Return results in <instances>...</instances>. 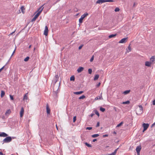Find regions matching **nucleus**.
<instances>
[{
  "label": "nucleus",
  "instance_id": "412c9836",
  "mask_svg": "<svg viewBox=\"0 0 155 155\" xmlns=\"http://www.w3.org/2000/svg\"><path fill=\"white\" fill-rule=\"evenodd\" d=\"M99 77V75L98 74H96V75L94 77V80L96 81L97 80Z\"/></svg>",
  "mask_w": 155,
  "mask_h": 155
},
{
  "label": "nucleus",
  "instance_id": "f3484780",
  "mask_svg": "<svg viewBox=\"0 0 155 155\" xmlns=\"http://www.w3.org/2000/svg\"><path fill=\"white\" fill-rule=\"evenodd\" d=\"M28 93H26L24 95V98H23V100H27L28 98Z\"/></svg>",
  "mask_w": 155,
  "mask_h": 155
},
{
  "label": "nucleus",
  "instance_id": "f03ea898",
  "mask_svg": "<svg viewBox=\"0 0 155 155\" xmlns=\"http://www.w3.org/2000/svg\"><path fill=\"white\" fill-rule=\"evenodd\" d=\"M139 108L137 109L136 110V114L138 115H140L143 112V107L141 105L139 106Z\"/></svg>",
  "mask_w": 155,
  "mask_h": 155
},
{
  "label": "nucleus",
  "instance_id": "a878e982",
  "mask_svg": "<svg viewBox=\"0 0 155 155\" xmlns=\"http://www.w3.org/2000/svg\"><path fill=\"white\" fill-rule=\"evenodd\" d=\"M123 124V122H121L120 123L118 124L116 126V127H119L122 125Z\"/></svg>",
  "mask_w": 155,
  "mask_h": 155
},
{
  "label": "nucleus",
  "instance_id": "37998d69",
  "mask_svg": "<svg viewBox=\"0 0 155 155\" xmlns=\"http://www.w3.org/2000/svg\"><path fill=\"white\" fill-rule=\"evenodd\" d=\"M100 123L99 122H97L96 125V127H98L99 126Z\"/></svg>",
  "mask_w": 155,
  "mask_h": 155
},
{
  "label": "nucleus",
  "instance_id": "f8f14e48",
  "mask_svg": "<svg viewBox=\"0 0 155 155\" xmlns=\"http://www.w3.org/2000/svg\"><path fill=\"white\" fill-rule=\"evenodd\" d=\"M84 69V68L83 67H80L77 69V71L78 73H79L82 71Z\"/></svg>",
  "mask_w": 155,
  "mask_h": 155
},
{
  "label": "nucleus",
  "instance_id": "4d7b16f0",
  "mask_svg": "<svg viewBox=\"0 0 155 155\" xmlns=\"http://www.w3.org/2000/svg\"><path fill=\"white\" fill-rule=\"evenodd\" d=\"M107 136H108V135H106V134L103 135V137H107Z\"/></svg>",
  "mask_w": 155,
  "mask_h": 155
},
{
  "label": "nucleus",
  "instance_id": "39448f33",
  "mask_svg": "<svg viewBox=\"0 0 155 155\" xmlns=\"http://www.w3.org/2000/svg\"><path fill=\"white\" fill-rule=\"evenodd\" d=\"M142 126L143 127V132H144L149 127V125L148 124L143 123V124Z\"/></svg>",
  "mask_w": 155,
  "mask_h": 155
},
{
  "label": "nucleus",
  "instance_id": "49530a36",
  "mask_svg": "<svg viewBox=\"0 0 155 155\" xmlns=\"http://www.w3.org/2000/svg\"><path fill=\"white\" fill-rule=\"evenodd\" d=\"M153 105H155V99L153 101Z\"/></svg>",
  "mask_w": 155,
  "mask_h": 155
},
{
  "label": "nucleus",
  "instance_id": "393cba45",
  "mask_svg": "<svg viewBox=\"0 0 155 155\" xmlns=\"http://www.w3.org/2000/svg\"><path fill=\"white\" fill-rule=\"evenodd\" d=\"M130 102L129 101H126L123 102L122 103V104H128L130 103Z\"/></svg>",
  "mask_w": 155,
  "mask_h": 155
},
{
  "label": "nucleus",
  "instance_id": "b1692460",
  "mask_svg": "<svg viewBox=\"0 0 155 155\" xmlns=\"http://www.w3.org/2000/svg\"><path fill=\"white\" fill-rule=\"evenodd\" d=\"M75 79V78L74 76H72L70 77V80L71 81H74Z\"/></svg>",
  "mask_w": 155,
  "mask_h": 155
},
{
  "label": "nucleus",
  "instance_id": "c85d7f7f",
  "mask_svg": "<svg viewBox=\"0 0 155 155\" xmlns=\"http://www.w3.org/2000/svg\"><path fill=\"white\" fill-rule=\"evenodd\" d=\"M100 110L102 112H104L105 110V109L102 107L100 108Z\"/></svg>",
  "mask_w": 155,
  "mask_h": 155
},
{
  "label": "nucleus",
  "instance_id": "c756f323",
  "mask_svg": "<svg viewBox=\"0 0 155 155\" xmlns=\"http://www.w3.org/2000/svg\"><path fill=\"white\" fill-rule=\"evenodd\" d=\"M119 149V148H117V149H116V150H115L112 153L114 155H116V152H117V150Z\"/></svg>",
  "mask_w": 155,
  "mask_h": 155
},
{
  "label": "nucleus",
  "instance_id": "6e6d98bb",
  "mask_svg": "<svg viewBox=\"0 0 155 155\" xmlns=\"http://www.w3.org/2000/svg\"><path fill=\"white\" fill-rule=\"evenodd\" d=\"M0 155H3V153L2 152H0Z\"/></svg>",
  "mask_w": 155,
  "mask_h": 155
},
{
  "label": "nucleus",
  "instance_id": "e2e57ef3",
  "mask_svg": "<svg viewBox=\"0 0 155 155\" xmlns=\"http://www.w3.org/2000/svg\"><path fill=\"white\" fill-rule=\"evenodd\" d=\"M14 32H12V33L10 34H11V35H12V34H13Z\"/></svg>",
  "mask_w": 155,
  "mask_h": 155
},
{
  "label": "nucleus",
  "instance_id": "5701e85b",
  "mask_svg": "<svg viewBox=\"0 0 155 155\" xmlns=\"http://www.w3.org/2000/svg\"><path fill=\"white\" fill-rule=\"evenodd\" d=\"M116 35V34H112L109 36L108 37L110 38H111L115 36Z\"/></svg>",
  "mask_w": 155,
  "mask_h": 155
},
{
  "label": "nucleus",
  "instance_id": "bb28decb",
  "mask_svg": "<svg viewBox=\"0 0 155 155\" xmlns=\"http://www.w3.org/2000/svg\"><path fill=\"white\" fill-rule=\"evenodd\" d=\"M85 144L88 147H91V144H88L87 143L85 142Z\"/></svg>",
  "mask_w": 155,
  "mask_h": 155
},
{
  "label": "nucleus",
  "instance_id": "5fc2aeb1",
  "mask_svg": "<svg viewBox=\"0 0 155 155\" xmlns=\"http://www.w3.org/2000/svg\"><path fill=\"white\" fill-rule=\"evenodd\" d=\"M136 5V3L134 2L133 5V7H135Z\"/></svg>",
  "mask_w": 155,
  "mask_h": 155
},
{
  "label": "nucleus",
  "instance_id": "7c9ffc66",
  "mask_svg": "<svg viewBox=\"0 0 155 155\" xmlns=\"http://www.w3.org/2000/svg\"><path fill=\"white\" fill-rule=\"evenodd\" d=\"M29 59V57H27L24 59V61H28Z\"/></svg>",
  "mask_w": 155,
  "mask_h": 155
},
{
  "label": "nucleus",
  "instance_id": "9d476101",
  "mask_svg": "<svg viewBox=\"0 0 155 155\" xmlns=\"http://www.w3.org/2000/svg\"><path fill=\"white\" fill-rule=\"evenodd\" d=\"M150 61L152 64H153V62L155 61V56H153L150 58Z\"/></svg>",
  "mask_w": 155,
  "mask_h": 155
},
{
  "label": "nucleus",
  "instance_id": "864d4df0",
  "mask_svg": "<svg viewBox=\"0 0 155 155\" xmlns=\"http://www.w3.org/2000/svg\"><path fill=\"white\" fill-rule=\"evenodd\" d=\"M4 67H5V66H4L2 68L0 69V70L1 71H2V70L4 68Z\"/></svg>",
  "mask_w": 155,
  "mask_h": 155
},
{
  "label": "nucleus",
  "instance_id": "dca6fc26",
  "mask_svg": "<svg viewBox=\"0 0 155 155\" xmlns=\"http://www.w3.org/2000/svg\"><path fill=\"white\" fill-rule=\"evenodd\" d=\"M83 93V91H77V92H74V94H82Z\"/></svg>",
  "mask_w": 155,
  "mask_h": 155
},
{
  "label": "nucleus",
  "instance_id": "1a4fd4ad",
  "mask_svg": "<svg viewBox=\"0 0 155 155\" xmlns=\"http://www.w3.org/2000/svg\"><path fill=\"white\" fill-rule=\"evenodd\" d=\"M104 2H105V0H98L97 1L96 3L101 4Z\"/></svg>",
  "mask_w": 155,
  "mask_h": 155
},
{
  "label": "nucleus",
  "instance_id": "338daca9",
  "mask_svg": "<svg viewBox=\"0 0 155 155\" xmlns=\"http://www.w3.org/2000/svg\"><path fill=\"white\" fill-rule=\"evenodd\" d=\"M98 99V98L97 97H96L95 99Z\"/></svg>",
  "mask_w": 155,
  "mask_h": 155
},
{
  "label": "nucleus",
  "instance_id": "58836bf2",
  "mask_svg": "<svg viewBox=\"0 0 155 155\" xmlns=\"http://www.w3.org/2000/svg\"><path fill=\"white\" fill-rule=\"evenodd\" d=\"M76 120V116H74L73 117V121L74 122Z\"/></svg>",
  "mask_w": 155,
  "mask_h": 155
},
{
  "label": "nucleus",
  "instance_id": "473e14b6",
  "mask_svg": "<svg viewBox=\"0 0 155 155\" xmlns=\"http://www.w3.org/2000/svg\"><path fill=\"white\" fill-rule=\"evenodd\" d=\"M21 9L22 12L24 13V11L23 10L25 9L24 7V6H21Z\"/></svg>",
  "mask_w": 155,
  "mask_h": 155
},
{
  "label": "nucleus",
  "instance_id": "a18cd8bd",
  "mask_svg": "<svg viewBox=\"0 0 155 155\" xmlns=\"http://www.w3.org/2000/svg\"><path fill=\"white\" fill-rule=\"evenodd\" d=\"M15 50L14 51H13L12 55H11V58L13 56V55L14 54V53H15Z\"/></svg>",
  "mask_w": 155,
  "mask_h": 155
},
{
  "label": "nucleus",
  "instance_id": "4c0bfd02",
  "mask_svg": "<svg viewBox=\"0 0 155 155\" xmlns=\"http://www.w3.org/2000/svg\"><path fill=\"white\" fill-rule=\"evenodd\" d=\"M94 59V56L93 55L90 59V61L91 62H92L93 61Z\"/></svg>",
  "mask_w": 155,
  "mask_h": 155
},
{
  "label": "nucleus",
  "instance_id": "4468645a",
  "mask_svg": "<svg viewBox=\"0 0 155 155\" xmlns=\"http://www.w3.org/2000/svg\"><path fill=\"white\" fill-rule=\"evenodd\" d=\"M46 111L48 114H49L50 113V110L49 107L48 105V104L46 105Z\"/></svg>",
  "mask_w": 155,
  "mask_h": 155
},
{
  "label": "nucleus",
  "instance_id": "4be33fe9",
  "mask_svg": "<svg viewBox=\"0 0 155 155\" xmlns=\"http://www.w3.org/2000/svg\"><path fill=\"white\" fill-rule=\"evenodd\" d=\"M99 136V135L98 134H94L92 135L91 136L93 138H95Z\"/></svg>",
  "mask_w": 155,
  "mask_h": 155
},
{
  "label": "nucleus",
  "instance_id": "603ef678",
  "mask_svg": "<svg viewBox=\"0 0 155 155\" xmlns=\"http://www.w3.org/2000/svg\"><path fill=\"white\" fill-rule=\"evenodd\" d=\"M155 125V122L152 124V126H151V127H153V126H154Z\"/></svg>",
  "mask_w": 155,
  "mask_h": 155
},
{
  "label": "nucleus",
  "instance_id": "0e129e2a",
  "mask_svg": "<svg viewBox=\"0 0 155 155\" xmlns=\"http://www.w3.org/2000/svg\"><path fill=\"white\" fill-rule=\"evenodd\" d=\"M114 134H116V133L115 132H114Z\"/></svg>",
  "mask_w": 155,
  "mask_h": 155
},
{
  "label": "nucleus",
  "instance_id": "0eeeda50",
  "mask_svg": "<svg viewBox=\"0 0 155 155\" xmlns=\"http://www.w3.org/2000/svg\"><path fill=\"white\" fill-rule=\"evenodd\" d=\"M48 28L47 26H46L45 27V29L44 30V34L46 36L47 35H48Z\"/></svg>",
  "mask_w": 155,
  "mask_h": 155
},
{
  "label": "nucleus",
  "instance_id": "8fccbe9b",
  "mask_svg": "<svg viewBox=\"0 0 155 155\" xmlns=\"http://www.w3.org/2000/svg\"><path fill=\"white\" fill-rule=\"evenodd\" d=\"M96 141H97V139H94L93 140V142H95Z\"/></svg>",
  "mask_w": 155,
  "mask_h": 155
},
{
  "label": "nucleus",
  "instance_id": "2f4dec72",
  "mask_svg": "<svg viewBox=\"0 0 155 155\" xmlns=\"http://www.w3.org/2000/svg\"><path fill=\"white\" fill-rule=\"evenodd\" d=\"M55 78H56V80L55 83L58 80V75H55Z\"/></svg>",
  "mask_w": 155,
  "mask_h": 155
},
{
  "label": "nucleus",
  "instance_id": "aec40b11",
  "mask_svg": "<svg viewBox=\"0 0 155 155\" xmlns=\"http://www.w3.org/2000/svg\"><path fill=\"white\" fill-rule=\"evenodd\" d=\"M11 113V110L9 109V110H7L5 113V115H7L8 114H10V113Z\"/></svg>",
  "mask_w": 155,
  "mask_h": 155
},
{
  "label": "nucleus",
  "instance_id": "72a5a7b5",
  "mask_svg": "<svg viewBox=\"0 0 155 155\" xmlns=\"http://www.w3.org/2000/svg\"><path fill=\"white\" fill-rule=\"evenodd\" d=\"M120 10V9L118 8V7H117L115 9V10H114V11L115 12H118Z\"/></svg>",
  "mask_w": 155,
  "mask_h": 155
},
{
  "label": "nucleus",
  "instance_id": "774afa93",
  "mask_svg": "<svg viewBox=\"0 0 155 155\" xmlns=\"http://www.w3.org/2000/svg\"><path fill=\"white\" fill-rule=\"evenodd\" d=\"M13 155V154H12V155Z\"/></svg>",
  "mask_w": 155,
  "mask_h": 155
},
{
  "label": "nucleus",
  "instance_id": "e433bc0d",
  "mask_svg": "<svg viewBox=\"0 0 155 155\" xmlns=\"http://www.w3.org/2000/svg\"><path fill=\"white\" fill-rule=\"evenodd\" d=\"M88 73L89 74H91L92 72V69L91 68H89L88 70Z\"/></svg>",
  "mask_w": 155,
  "mask_h": 155
},
{
  "label": "nucleus",
  "instance_id": "3c124183",
  "mask_svg": "<svg viewBox=\"0 0 155 155\" xmlns=\"http://www.w3.org/2000/svg\"><path fill=\"white\" fill-rule=\"evenodd\" d=\"M155 125V122L152 124V126H151V127H153V126H154Z\"/></svg>",
  "mask_w": 155,
  "mask_h": 155
},
{
  "label": "nucleus",
  "instance_id": "9b49d317",
  "mask_svg": "<svg viewBox=\"0 0 155 155\" xmlns=\"http://www.w3.org/2000/svg\"><path fill=\"white\" fill-rule=\"evenodd\" d=\"M152 63L150 61H146L145 63V65L147 67H150Z\"/></svg>",
  "mask_w": 155,
  "mask_h": 155
},
{
  "label": "nucleus",
  "instance_id": "13d9d810",
  "mask_svg": "<svg viewBox=\"0 0 155 155\" xmlns=\"http://www.w3.org/2000/svg\"><path fill=\"white\" fill-rule=\"evenodd\" d=\"M137 153V155H140V152H138V153Z\"/></svg>",
  "mask_w": 155,
  "mask_h": 155
},
{
  "label": "nucleus",
  "instance_id": "bf43d9fd",
  "mask_svg": "<svg viewBox=\"0 0 155 155\" xmlns=\"http://www.w3.org/2000/svg\"><path fill=\"white\" fill-rule=\"evenodd\" d=\"M57 91H58V89L55 92V93L56 94V95H57V93L58 92Z\"/></svg>",
  "mask_w": 155,
  "mask_h": 155
},
{
  "label": "nucleus",
  "instance_id": "a19ab883",
  "mask_svg": "<svg viewBox=\"0 0 155 155\" xmlns=\"http://www.w3.org/2000/svg\"><path fill=\"white\" fill-rule=\"evenodd\" d=\"M92 129V127H87L86 128V130H91Z\"/></svg>",
  "mask_w": 155,
  "mask_h": 155
},
{
  "label": "nucleus",
  "instance_id": "ddd939ff",
  "mask_svg": "<svg viewBox=\"0 0 155 155\" xmlns=\"http://www.w3.org/2000/svg\"><path fill=\"white\" fill-rule=\"evenodd\" d=\"M8 134L4 132L0 133V137H6L8 136Z\"/></svg>",
  "mask_w": 155,
  "mask_h": 155
},
{
  "label": "nucleus",
  "instance_id": "6e6552de",
  "mask_svg": "<svg viewBox=\"0 0 155 155\" xmlns=\"http://www.w3.org/2000/svg\"><path fill=\"white\" fill-rule=\"evenodd\" d=\"M127 39V38H124L121 39L120 41H119V43H125L126 42V40Z\"/></svg>",
  "mask_w": 155,
  "mask_h": 155
},
{
  "label": "nucleus",
  "instance_id": "680f3d73",
  "mask_svg": "<svg viewBox=\"0 0 155 155\" xmlns=\"http://www.w3.org/2000/svg\"><path fill=\"white\" fill-rule=\"evenodd\" d=\"M56 128H57V130H58V127L57 126V125H56Z\"/></svg>",
  "mask_w": 155,
  "mask_h": 155
},
{
  "label": "nucleus",
  "instance_id": "69168bd1",
  "mask_svg": "<svg viewBox=\"0 0 155 155\" xmlns=\"http://www.w3.org/2000/svg\"><path fill=\"white\" fill-rule=\"evenodd\" d=\"M10 59H9V61H8V62L7 63H7L9 62V61L10 60Z\"/></svg>",
  "mask_w": 155,
  "mask_h": 155
},
{
  "label": "nucleus",
  "instance_id": "7ed1b4c3",
  "mask_svg": "<svg viewBox=\"0 0 155 155\" xmlns=\"http://www.w3.org/2000/svg\"><path fill=\"white\" fill-rule=\"evenodd\" d=\"M12 140V138L11 137H6L5 138L3 141V143L2 144H3L4 143H9Z\"/></svg>",
  "mask_w": 155,
  "mask_h": 155
},
{
  "label": "nucleus",
  "instance_id": "2eb2a0df",
  "mask_svg": "<svg viewBox=\"0 0 155 155\" xmlns=\"http://www.w3.org/2000/svg\"><path fill=\"white\" fill-rule=\"evenodd\" d=\"M141 149V146H138L136 148V151L137 153H138V152H140V150Z\"/></svg>",
  "mask_w": 155,
  "mask_h": 155
},
{
  "label": "nucleus",
  "instance_id": "6ab92c4d",
  "mask_svg": "<svg viewBox=\"0 0 155 155\" xmlns=\"http://www.w3.org/2000/svg\"><path fill=\"white\" fill-rule=\"evenodd\" d=\"M130 90H128L125 91H124L123 92V93L124 94H127L129 93V92H130Z\"/></svg>",
  "mask_w": 155,
  "mask_h": 155
},
{
  "label": "nucleus",
  "instance_id": "f704fd0d",
  "mask_svg": "<svg viewBox=\"0 0 155 155\" xmlns=\"http://www.w3.org/2000/svg\"><path fill=\"white\" fill-rule=\"evenodd\" d=\"M95 114L97 115L98 116H99V114L97 110H96L95 111Z\"/></svg>",
  "mask_w": 155,
  "mask_h": 155
},
{
  "label": "nucleus",
  "instance_id": "cd10ccee",
  "mask_svg": "<svg viewBox=\"0 0 155 155\" xmlns=\"http://www.w3.org/2000/svg\"><path fill=\"white\" fill-rule=\"evenodd\" d=\"M85 97V96L84 95H82L79 97V99H83Z\"/></svg>",
  "mask_w": 155,
  "mask_h": 155
},
{
  "label": "nucleus",
  "instance_id": "ea45409f",
  "mask_svg": "<svg viewBox=\"0 0 155 155\" xmlns=\"http://www.w3.org/2000/svg\"><path fill=\"white\" fill-rule=\"evenodd\" d=\"M10 97L11 100H14L13 97L12 95H10Z\"/></svg>",
  "mask_w": 155,
  "mask_h": 155
},
{
  "label": "nucleus",
  "instance_id": "de8ad7c7",
  "mask_svg": "<svg viewBox=\"0 0 155 155\" xmlns=\"http://www.w3.org/2000/svg\"><path fill=\"white\" fill-rule=\"evenodd\" d=\"M94 113H92L90 115V116L91 117H92L94 115Z\"/></svg>",
  "mask_w": 155,
  "mask_h": 155
},
{
  "label": "nucleus",
  "instance_id": "20e7f679",
  "mask_svg": "<svg viewBox=\"0 0 155 155\" xmlns=\"http://www.w3.org/2000/svg\"><path fill=\"white\" fill-rule=\"evenodd\" d=\"M88 15V14L86 12L84 13L83 15H82L81 18L79 19V22L80 23H81L83 22V19L87 16Z\"/></svg>",
  "mask_w": 155,
  "mask_h": 155
},
{
  "label": "nucleus",
  "instance_id": "79ce46f5",
  "mask_svg": "<svg viewBox=\"0 0 155 155\" xmlns=\"http://www.w3.org/2000/svg\"><path fill=\"white\" fill-rule=\"evenodd\" d=\"M83 46V45H80V46L79 47L78 49L79 50L81 49L82 48V47Z\"/></svg>",
  "mask_w": 155,
  "mask_h": 155
},
{
  "label": "nucleus",
  "instance_id": "a211bd4d",
  "mask_svg": "<svg viewBox=\"0 0 155 155\" xmlns=\"http://www.w3.org/2000/svg\"><path fill=\"white\" fill-rule=\"evenodd\" d=\"M5 95V92L3 91H1V97H3Z\"/></svg>",
  "mask_w": 155,
  "mask_h": 155
},
{
  "label": "nucleus",
  "instance_id": "f257e3e1",
  "mask_svg": "<svg viewBox=\"0 0 155 155\" xmlns=\"http://www.w3.org/2000/svg\"><path fill=\"white\" fill-rule=\"evenodd\" d=\"M43 6H42L38 10V12L37 14L31 20V22L35 21L36 18L38 17L40 14L41 12L42 11L44 8L42 7Z\"/></svg>",
  "mask_w": 155,
  "mask_h": 155
},
{
  "label": "nucleus",
  "instance_id": "c9c22d12",
  "mask_svg": "<svg viewBox=\"0 0 155 155\" xmlns=\"http://www.w3.org/2000/svg\"><path fill=\"white\" fill-rule=\"evenodd\" d=\"M105 2H113V0H105Z\"/></svg>",
  "mask_w": 155,
  "mask_h": 155
},
{
  "label": "nucleus",
  "instance_id": "c03bdc74",
  "mask_svg": "<svg viewBox=\"0 0 155 155\" xmlns=\"http://www.w3.org/2000/svg\"><path fill=\"white\" fill-rule=\"evenodd\" d=\"M101 84L100 83H99L97 85H96V87H99Z\"/></svg>",
  "mask_w": 155,
  "mask_h": 155
},
{
  "label": "nucleus",
  "instance_id": "09e8293b",
  "mask_svg": "<svg viewBox=\"0 0 155 155\" xmlns=\"http://www.w3.org/2000/svg\"><path fill=\"white\" fill-rule=\"evenodd\" d=\"M128 49H129V51H131V48L130 47V45H129V47H128Z\"/></svg>",
  "mask_w": 155,
  "mask_h": 155
},
{
  "label": "nucleus",
  "instance_id": "052dcab7",
  "mask_svg": "<svg viewBox=\"0 0 155 155\" xmlns=\"http://www.w3.org/2000/svg\"><path fill=\"white\" fill-rule=\"evenodd\" d=\"M31 45H30L29 46V47H29V48H31Z\"/></svg>",
  "mask_w": 155,
  "mask_h": 155
},
{
  "label": "nucleus",
  "instance_id": "423d86ee",
  "mask_svg": "<svg viewBox=\"0 0 155 155\" xmlns=\"http://www.w3.org/2000/svg\"><path fill=\"white\" fill-rule=\"evenodd\" d=\"M24 109L23 107L21 108V110L20 112V117H22L24 115Z\"/></svg>",
  "mask_w": 155,
  "mask_h": 155
}]
</instances>
